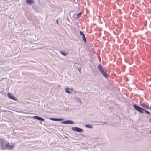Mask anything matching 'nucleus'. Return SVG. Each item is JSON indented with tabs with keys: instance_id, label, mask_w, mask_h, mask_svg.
Segmentation results:
<instances>
[{
	"instance_id": "1a4fd4ad",
	"label": "nucleus",
	"mask_w": 151,
	"mask_h": 151,
	"mask_svg": "<svg viewBox=\"0 0 151 151\" xmlns=\"http://www.w3.org/2000/svg\"><path fill=\"white\" fill-rule=\"evenodd\" d=\"M73 90L74 89L73 88H66L65 89V91L66 92V93L68 94H69L71 93L70 91H73Z\"/></svg>"
},
{
	"instance_id": "0eeeda50",
	"label": "nucleus",
	"mask_w": 151,
	"mask_h": 151,
	"mask_svg": "<svg viewBox=\"0 0 151 151\" xmlns=\"http://www.w3.org/2000/svg\"><path fill=\"white\" fill-rule=\"evenodd\" d=\"M74 101L75 102H78L79 104H81L82 103L81 101L79 98L77 97H75Z\"/></svg>"
},
{
	"instance_id": "f257e3e1",
	"label": "nucleus",
	"mask_w": 151,
	"mask_h": 151,
	"mask_svg": "<svg viewBox=\"0 0 151 151\" xmlns=\"http://www.w3.org/2000/svg\"><path fill=\"white\" fill-rule=\"evenodd\" d=\"M98 71L100 72L105 77H107V76L105 69L101 64H99L97 66Z\"/></svg>"
},
{
	"instance_id": "9b49d317",
	"label": "nucleus",
	"mask_w": 151,
	"mask_h": 151,
	"mask_svg": "<svg viewBox=\"0 0 151 151\" xmlns=\"http://www.w3.org/2000/svg\"><path fill=\"white\" fill-rule=\"evenodd\" d=\"M50 119L53 121H60L63 120V119H58V118H50Z\"/></svg>"
},
{
	"instance_id": "6ab92c4d",
	"label": "nucleus",
	"mask_w": 151,
	"mask_h": 151,
	"mask_svg": "<svg viewBox=\"0 0 151 151\" xmlns=\"http://www.w3.org/2000/svg\"><path fill=\"white\" fill-rule=\"evenodd\" d=\"M149 121L150 122H151V118L150 119Z\"/></svg>"
},
{
	"instance_id": "7ed1b4c3",
	"label": "nucleus",
	"mask_w": 151,
	"mask_h": 151,
	"mask_svg": "<svg viewBox=\"0 0 151 151\" xmlns=\"http://www.w3.org/2000/svg\"><path fill=\"white\" fill-rule=\"evenodd\" d=\"M8 142V141H7L4 139H0V143L2 149L4 150L6 149V147Z\"/></svg>"
},
{
	"instance_id": "2eb2a0df",
	"label": "nucleus",
	"mask_w": 151,
	"mask_h": 151,
	"mask_svg": "<svg viewBox=\"0 0 151 151\" xmlns=\"http://www.w3.org/2000/svg\"><path fill=\"white\" fill-rule=\"evenodd\" d=\"M85 126V127L88 128H93V127L91 125H86Z\"/></svg>"
},
{
	"instance_id": "aec40b11",
	"label": "nucleus",
	"mask_w": 151,
	"mask_h": 151,
	"mask_svg": "<svg viewBox=\"0 0 151 151\" xmlns=\"http://www.w3.org/2000/svg\"><path fill=\"white\" fill-rule=\"evenodd\" d=\"M56 22L57 23H58V20H57Z\"/></svg>"
},
{
	"instance_id": "f03ea898",
	"label": "nucleus",
	"mask_w": 151,
	"mask_h": 151,
	"mask_svg": "<svg viewBox=\"0 0 151 151\" xmlns=\"http://www.w3.org/2000/svg\"><path fill=\"white\" fill-rule=\"evenodd\" d=\"M133 107L136 110H137L138 111L140 112L143 113L144 111L148 114H150V113L148 111L145 110L143 109L142 108L138 106L135 104L134 105Z\"/></svg>"
},
{
	"instance_id": "6e6552de",
	"label": "nucleus",
	"mask_w": 151,
	"mask_h": 151,
	"mask_svg": "<svg viewBox=\"0 0 151 151\" xmlns=\"http://www.w3.org/2000/svg\"><path fill=\"white\" fill-rule=\"evenodd\" d=\"M33 118L34 119H36L41 120V121H45V119H44L42 118L41 117H40L37 116H34L33 117Z\"/></svg>"
},
{
	"instance_id": "9d476101",
	"label": "nucleus",
	"mask_w": 151,
	"mask_h": 151,
	"mask_svg": "<svg viewBox=\"0 0 151 151\" xmlns=\"http://www.w3.org/2000/svg\"><path fill=\"white\" fill-rule=\"evenodd\" d=\"M80 35L81 36H82L83 40L86 42V40L85 38V36L83 33L81 31H80Z\"/></svg>"
},
{
	"instance_id": "ddd939ff",
	"label": "nucleus",
	"mask_w": 151,
	"mask_h": 151,
	"mask_svg": "<svg viewBox=\"0 0 151 151\" xmlns=\"http://www.w3.org/2000/svg\"><path fill=\"white\" fill-rule=\"evenodd\" d=\"M141 106L143 107L145 109H147L148 108V106L144 103L141 104Z\"/></svg>"
},
{
	"instance_id": "4be33fe9",
	"label": "nucleus",
	"mask_w": 151,
	"mask_h": 151,
	"mask_svg": "<svg viewBox=\"0 0 151 151\" xmlns=\"http://www.w3.org/2000/svg\"><path fill=\"white\" fill-rule=\"evenodd\" d=\"M150 133L151 134V131L150 132Z\"/></svg>"
},
{
	"instance_id": "dca6fc26",
	"label": "nucleus",
	"mask_w": 151,
	"mask_h": 151,
	"mask_svg": "<svg viewBox=\"0 0 151 151\" xmlns=\"http://www.w3.org/2000/svg\"><path fill=\"white\" fill-rule=\"evenodd\" d=\"M34 3L33 0H29V4H32Z\"/></svg>"
},
{
	"instance_id": "f8f14e48",
	"label": "nucleus",
	"mask_w": 151,
	"mask_h": 151,
	"mask_svg": "<svg viewBox=\"0 0 151 151\" xmlns=\"http://www.w3.org/2000/svg\"><path fill=\"white\" fill-rule=\"evenodd\" d=\"M14 147V145H9V143L8 142L7 146L6 147V149H12Z\"/></svg>"
},
{
	"instance_id": "a211bd4d",
	"label": "nucleus",
	"mask_w": 151,
	"mask_h": 151,
	"mask_svg": "<svg viewBox=\"0 0 151 151\" xmlns=\"http://www.w3.org/2000/svg\"><path fill=\"white\" fill-rule=\"evenodd\" d=\"M26 1L27 3H28V0H26Z\"/></svg>"
},
{
	"instance_id": "423d86ee",
	"label": "nucleus",
	"mask_w": 151,
	"mask_h": 151,
	"mask_svg": "<svg viewBox=\"0 0 151 151\" xmlns=\"http://www.w3.org/2000/svg\"><path fill=\"white\" fill-rule=\"evenodd\" d=\"M61 123L64 124H73L74 123V122L72 120H68L62 121Z\"/></svg>"
},
{
	"instance_id": "412c9836",
	"label": "nucleus",
	"mask_w": 151,
	"mask_h": 151,
	"mask_svg": "<svg viewBox=\"0 0 151 151\" xmlns=\"http://www.w3.org/2000/svg\"><path fill=\"white\" fill-rule=\"evenodd\" d=\"M103 123H104V124H106V122H104Z\"/></svg>"
},
{
	"instance_id": "39448f33",
	"label": "nucleus",
	"mask_w": 151,
	"mask_h": 151,
	"mask_svg": "<svg viewBox=\"0 0 151 151\" xmlns=\"http://www.w3.org/2000/svg\"><path fill=\"white\" fill-rule=\"evenodd\" d=\"M7 94L9 98L14 100H17V99L15 98V97L13 95L12 93H8Z\"/></svg>"
},
{
	"instance_id": "20e7f679",
	"label": "nucleus",
	"mask_w": 151,
	"mask_h": 151,
	"mask_svg": "<svg viewBox=\"0 0 151 151\" xmlns=\"http://www.w3.org/2000/svg\"><path fill=\"white\" fill-rule=\"evenodd\" d=\"M72 129L80 132H82L83 131V130L82 129L75 127H72Z\"/></svg>"
},
{
	"instance_id": "4468645a",
	"label": "nucleus",
	"mask_w": 151,
	"mask_h": 151,
	"mask_svg": "<svg viewBox=\"0 0 151 151\" xmlns=\"http://www.w3.org/2000/svg\"><path fill=\"white\" fill-rule=\"evenodd\" d=\"M60 52L61 54H62L64 56H66L67 55V54H68L67 53L65 52H62L61 51H60Z\"/></svg>"
},
{
	"instance_id": "f3484780",
	"label": "nucleus",
	"mask_w": 151,
	"mask_h": 151,
	"mask_svg": "<svg viewBox=\"0 0 151 151\" xmlns=\"http://www.w3.org/2000/svg\"><path fill=\"white\" fill-rule=\"evenodd\" d=\"M81 14V13L78 14H77V18L78 19L80 17Z\"/></svg>"
}]
</instances>
